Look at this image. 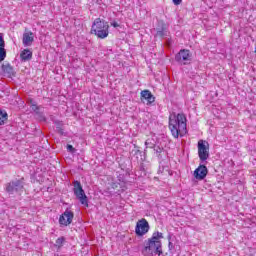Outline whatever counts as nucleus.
<instances>
[{
    "label": "nucleus",
    "instance_id": "11",
    "mask_svg": "<svg viewBox=\"0 0 256 256\" xmlns=\"http://www.w3.org/2000/svg\"><path fill=\"white\" fill-rule=\"evenodd\" d=\"M1 69L4 77H7L8 79H13V77H15V69H13L11 64H2Z\"/></svg>",
    "mask_w": 256,
    "mask_h": 256
},
{
    "label": "nucleus",
    "instance_id": "2",
    "mask_svg": "<svg viewBox=\"0 0 256 256\" xmlns=\"http://www.w3.org/2000/svg\"><path fill=\"white\" fill-rule=\"evenodd\" d=\"M169 129L175 139L187 134V117L183 113L170 115Z\"/></svg>",
    "mask_w": 256,
    "mask_h": 256
},
{
    "label": "nucleus",
    "instance_id": "22",
    "mask_svg": "<svg viewBox=\"0 0 256 256\" xmlns=\"http://www.w3.org/2000/svg\"><path fill=\"white\" fill-rule=\"evenodd\" d=\"M6 57H7V50L5 48H0V63H3Z\"/></svg>",
    "mask_w": 256,
    "mask_h": 256
},
{
    "label": "nucleus",
    "instance_id": "31",
    "mask_svg": "<svg viewBox=\"0 0 256 256\" xmlns=\"http://www.w3.org/2000/svg\"><path fill=\"white\" fill-rule=\"evenodd\" d=\"M140 171H144L145 172V166L143 164L140 165Z\"/></svg>",
    "mask_w": 256,
    "mask_h": 256
},
{
    "label": "nucleus",
    "instance_id": "20",
    "mask_svg": "<svg viewBox=\"0 0 256 256\" xmlns=\"http://www.w3.org/2000/svg\"><path fill=\"white\" fill-rule=\"evenodd\" d=\"M153 149H154V152L156 153L158 159H162L163 156H161V153H164L165 149L163 147H159L157 145Z\"/></svg>",
    "mask_w": 256,
    "mask_h": 256
},
{
    "label": "nucleus",
    "instance_id": "5",
    "mask_svg": "<svg viewBox=\"0 0 256 256\" xmlns=\"http://www.w3.org/2000/svg\"><path fill=\"white\" fill-rule=\"evenodd\" d=\"M73 188V193L81 203V205H84V207H89V200L87 198V195L85 194V190H83V186L81 185L80 181L75 180Z\"/></svg>",
    "mask_w": 256,
    "mask_h": 256
},
{
    "label": "nucleus",
    "instance_id": "26",
    "mask_svg": "<svg viewBox=\"0 0 256 256\" xmlns=\"http://www.w3.org/2000/svg\"><path fill=\"white\" fill-rule=\"evenodd\" d=\"M118 183H125V176L123 174L118 175Z\"/></svg>",
    "mask_w": 256,
    "mask_h": 256
},
{
    "label": "nucleus",
    "instance_id": "14",
    "mask_svg": "<svg viewBox=\"0 0 256 256\" xmlns=\"http://www.w3.org/2000/svg\"><path fill=\"white\" fill-rule=\"evenodd\" d=\"M141 97L142 99H145L147 101V105H151V103H155V96H153V94L149 90L141 91Z\"/></svg>",
    "mask_w": 256,
    "mask_h": 256
},
{
    "label": "nucleus",
    "instance_id": "15",
    "mask_svg": "<svg viewBox=\"0 0 256 256\" xmlns=\"http://www.w3.org/2000/svg\"><path fill=\"white\" fill-rule=\"evenodd\" d=\"M54 125L56 127V132L63 136V137H67V132H65V124H63V121H59V120H54Z\"/></svg>",
    "mask_w": 256,
    "mask_h": 256
},
{
    "label": "nucleus",
    "instance_id": "30",
    "mask_svg": "<svg viewBox=\"0 0 256 256\" xmlns=\"http://www.w3.org/2000/svg\"><path fill=\"white\" fill-rule=\"evenodd\" d=\"M111 26L117 28V27H119V23H117V22H112V23H111Z\"/></svg>",
    "mask_w": 256,
    "mask_h": 256
},
{
    "label": "nucleus",
    "instance_id": "6",
    "mask_svg": "<svg viewBox=\"0 0 256 256\" xmlns=\"http://www.w3.org/2000/svg\"><path fill=\"white\" fill-rule=\"evenodd\" d=\"M198 157L202 163L209 159V143L205 140L198 141Z\"/></svg>",
    "mask_w": 256,
    "mask_h": 256
},
{
    "label": "nucleus",
    "instance_id": "32",
    "mask_svg": "<svg viewBox=\"0 0 256 256\" xmlns=\"http://www.w3.org/2000/svg\"><path fill=\"white\" fill-rule=\"evenodd\" d=\"M168 239H171V236H169Z\"/></svg>",
    "mask_w": 256,
    "mask_h": 256
},
{
    "label": "nucleus",
    "instance_id": "7",
    "mask_svg": "<svg viewBox=\"0 0 256 256\" xmlns=\"http://www.w3.org/2000/svg\"><path fill=\"white\" fill-rule=\"evenodd\" d=\"M149 229H151L149 222L147 219L142 218L136 223L135 233L138 237H143V235H147V233H149Z\"/></svg>",
    "mask_w": 256,
    "mask_h": 256
},
{
    "label": "nucleus",
    "instance_id": "27",
    "mask_svg": "<svg viewBox=\"0 0 256 256\" xmlns=\"http://www.w3.org/2000/svg\"><path fill=\"white\" fill-rule=\"evenodd\" d=\"M119 185H121V183H119V182H112L111 183L112 189H117L119 187Z\"/></svg>",
    "mask_w": 256,
    "mask_h": 256
},
{
    "label": "nucleus",
    "instance_id": "3",
    "mask_svg": "<svg viewBox=\"0 0 256 256\" xmlns=\"http://www.w3.org/2000/svg\"><path fill=\"white\" fill-rule=\"evenodd\" d=\"M91 33L96 35L98 39H106L109 37V22L96 18L92 24Z\"/></svg>",
    "mask_w": 256,
    "mask_h": 256
},
{
    "label": "nucleus",
    "instance_id": "10",
    "mask_svg": "<svg viewBox=\"0 0 256 256\" xmlns=\"http://www.w3.org/2000/svg\"><path fill=\"white\" fill-rule=\"evenodd\" d=\"M207 173H209V170L207 169V166L204 164H200L198 168L194 171V177L198 181H203L205 177H207Z\"/></svg>",
    "mask_w": 256,
    "mask_h": 256
},
{
    "label": "nucleus",
    "instance_id": "4",
    "mask_svg": "<svg viewBox=\"0 0 256 256\" xmlns=\"http://www.w3.org/2000/svg\"><path fill=\"white\" fill-rule=\"evenodd\" d=\"M25 189V178L12 180L6 184L5 191L8 195H21Z\"/></svg>",
    "mask_w": 256,
    "mask_h": 256
},
{
    "label": "nucleus",
    "instance_id": "16",
    "mask_svg": "<svg viewBox=\"0 0 256 256\" xmlns=\"http://www.w3.org/2000/svg\"><path fill=\"white\" fill-rule=\"evenodd\" d=\"M20 58L22 59V61H31V59H33V52H31V50L29 49H24L20 53Z\"/></svg>",
    "mask_w": 256,
    "mask_h": 256
},
{
    "label": "nucleus",
    "instance_id": "19",
    "mask_svg": "<svg viewBox=\"0 0 256 256\" xmlns=\"http://www.w3.org/2000/svg\"><path fill=\"white\" fill-rule=\"evenodd\" d=\"M132 153L134 155V157H136V159H139L141 161H145V158H143V151L139 150V149H134L132 150Z\"/></svg>",
    "mask_w": 256,
    "mask_h": 256
},
{
    "label": "nucleus",
    "instance_id": "23",
    "mask_svg": "<svg viewBox=\"0 0 256 256\" xmlns=\"http://www.w3.org/2000/svg\"><path fill=\"white\" fill-rule=\"evenodd\" d=\"M145 145H146V149H154V147L156 146L155 144H153V143L151 142L150 139H148V140L145 141Z\"/></svg>",
    "mask_w": 256,
    "mask_h": 256
},
{
    "label": "nucleus",
    "instance_id": "8",
    "mask_svg": "<svg viewBox=\"0 0 256 256\" xmlns=\"http://www.w3.org/2000/svg\"><path fill=\"white\" fill-rule=\"evenodd\" d=\"M193 55L191 54V51L187 49H181L176 55H175V61L177 63H182V65H189L191 63V58Z\"/></svg>",
    "mask_w": 256,
    "mask_h": 256
},
{
    "label": "nucleus",
    "instance_id": "24",
    "mask_svg": "<svg viewBox=\"0 0 256 256\" xmlns=\"http://www.w3.org/2000/svg\"><path fill=\"white\" fill-rule=\"evenodd\" d=\"M0 49H5V40L3 39V33H0Z\"/></svg>",
    "mask_w": 256,
    "mask_h": 256
},
{
    "label": "nucleus",
    "instance_id": "21",
    "mask_svg": "<svg viewBox=\"0 0 256 256\" xmlns=\"http://www.w3.org/2000/svg\"><path fill=\"white\" fill-rule=\"evenodd\" d=\"M65 243V237H59L57 240H56V243H55V247H57L58 249H61L63 247V244Z\"/></svg>",
    "mask_w": 256,
    "mask_h": 256
},
{
    "label": "nucleus",
    "instance_id": "28",
    "mask_svg": "<svg viewBox=\"0 0 256 256\" xmlns=\"http://www.w3.org/2000/svg\"><path fill=\"white\" fill-rule=\"evenodd\" d=\"M172 3H174L175 5H181V3H183V0H172Z\"/></svg>",
    "mask_w": 256,
    "mask_h": 256
},
{
    "label": "nucleus",
    "instance_id": "9",
    "mask_svg": "<svg viewBox=\"0 0 256 256\" xmlns=\"http://www.w3.org/2000/svg\"><path fill=\"white\" fill-rule=\"evenodd\" d=\"M74 217H75V214L73 213V211L66 209L64 213L60 215L59 223L60 225L67 227L68 225H71V223H73Z\"/></svg>",
    "mask_w": 256,
    "mask_h": 256
},
{
    "label": "nucleus",
    "instance_id": "18",
    "mask_svg": "<svg viewBox=\"0 0 256 256\" xmlns=\"http://www.w3.org/2000/svg\"><path fill=\"white\" fill-rule=\"evenodd\" d=\"M8 117L9 115L5 111L0 110V125H5Z\"/></svg>",
    "mask_w": 256,
    "mask_h": 256
},
{
    "label": "nucleus",
    "instance_id": "29",
    "mask_svg": "<svg viewBox=\"0 0 256 256\" xmlns=\"http://www.w3.org/2000/svg\"><path fill=\"white\" fill-rule=\"evenodd\" d=\"M174 248H175V246L173 245V243L169 242V244H168L169 251H173Z\"/></svg>",
    "mask_w": 256,
    "mask_h": 256
},
{
    "label": "nucleus",
    "instance_id": "17",
    "mask_svg": "<svg viewBox=\"0 0 256 256\" xmlns=\"http://www.w3.org/2000/svg\"><path fill=\"white\" fill-rule=\"evenodd\" d=\"M157 37H167V26L165 23H161V28H157Z\"/></svg>",
    "mask_w": 256,
    "mask_h": 256
},
{
    "label": "nucleus",
    "instance_id": "1",
    "mask_svg": "<svg viewBox=\"0 0 256 256\" xmlns=\"http://www.w3.org/2000/svg\"><path fill=\"white\" fill-rule=\"evenodd\" d=\"M163 233L154 232L151 238L144 241L141 253L144 256H163Z\"/></svg>",
    "mask_w": 256,
    "mask_h": 256
},
{
    "label": "nucleus",
    "instance_id": "25",
    "mask_svg": "<svg viewBox=\"0 0 256 256\" xmlns=\"http://www.w3.org/2000/svg\"><path fill=\"white\" fill-rule=\"evenodd\" d=\"M67 151H69L70 153H75V148L73 147V145L68 144L67 145Z\"/></svg>",
    "mask_w": 256,
    "mask_h": 256
},
{
    "label": "nucleus",
    "instance_id": "13",
    "mask_svg": "<svg viewBox=\"0 0 256 256\" xmlns=\"http://www.w3.org/2000/svg\"><path fill=\"white\" fill-rule=\"evenodd\" d=\"M33 41H35L33 37V32H26L23 34V45L24 47H31L33 45Z\"/></svg>",
    "mask_w": 256,
    "mask_h": 256
},
{
    "label": "nucleus",
    "instance_id": "12",
    "mask_svg": "<svg viewBox=\"0 0 256 256\" xmlns=\"http://www.w3.org/2000/svg\"><path fill=\"white\" fill-rule=\"evenodd\" d=\"M30 108L35 113V115H36L37 119H39V121H46L45 114H43V112H41V107L38 106L37 103L31 101Z\"/></svg>",
    "mask_w": 256,
    "mask_h": 256
}]
</instances>
